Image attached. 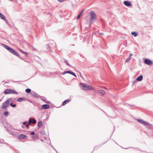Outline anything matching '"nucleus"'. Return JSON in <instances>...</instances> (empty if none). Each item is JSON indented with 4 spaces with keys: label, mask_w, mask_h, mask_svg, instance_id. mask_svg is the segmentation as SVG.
Segmentation results:
<instances>
[{
    "label": "nucleus",
    "mask_w": 153,
    "mask_h": 153,
    "mask_svg": "<svg viewBox=\"0 0 153 153\" xmlns=\"http://www.w3.org/2000/svg\"><path fill=\"white\" fill-rule=\"evenodd\" d=\"M81 88L85 90H94V88L91 86L88 85L85 83H81L80 84Z\"/></svg>",
    "instance_id": "obj_1"
},
{
    "label": "nucleus",
    "mask_w": 153,
    "mask_h": 153,
    "mask_svg": "<svg viewBox=\"0 0 153 153\" xmlns=\"http://www.w3.org/2000/svg\"><path fill=\"white\" fill-rule=\"evenodd\" d=\"M3 47H4L12 54L16 56H19V54L13 49L5 44H3Z\"/></svg>",
    "instance_id": "obj_2"
},
{
    "label": "nucleus",
    "mask_w": 153,
    "mask_h": 153,
    "mask_svg": "<svg viewBox=\"0 0 153 153\" xmlns=\"http://www.w3.org/2000/svg\"><path fill=\"white\" fill-rule=\"evenodd\" d=\"M5 94H17V92L14 90L12 89H7L5 90L4 92Z\"/></svg>",
    "instance_id": "obj_3"
},
{
    "label": "nucleus",
    "mask_w": 153,
    "mask_h": 153,
    "mask_svg": "<svg viewBox=\"0 0 153 153\" xmlns=\"http://www.w3.org/2000/svg\"><path fill=\"white\" fill-rule=\"evenodd\" d=\"M12 101V100L11 99H9L6 100V101L3 104L1 107V108L3 109L7 107L8 106L9 102Z\"/></svg>",
    "instance_id": "obj_4"
},
{
    "label": "nucleus",
    "mask_w": 153,
    "mask_h": 153,
    "mask_svg": "<svg viewBox=\"0 0 153 153\" xmlns=\"http://www.w3.org/2000/svg\"><path fill=\"white\" fill-rule=\"evenodd\" d=\"M144 62L146 65H152L153 64V62L151 60L146 59L144 60Z\"/></svg>",
    "instance_id": "obj_5"
},
{
    "label": "nucleus",
    "mask_w": 153,
    "mask_h": 153,
    "mask_svg": "<svg viewBox=\"0 0 153 153\" xmlns=\"http://www.w3.org/2000/svg\"><path fill=\"white\" fill-rule=\"evenodd\" d=\"M137 121L141 124H142L145 125H148L149 124L147 122L141 119H137Z\"/></svg>",
    "instance_id": "obj_6"
},
{
    "label": "nucleus",
    "mask_w": 153,
    "mask_h": 153,
    "mask_svg": "<svg viewBox=\"0 0 153 153\" xmlns=\"http://www.w3.org/2000/svg\"><path fill=\"white\" fill-rule=\"evenodd\" d=\"M90 13L91 15V19L92 20L95 19H96V15L94 12L92 11H91L90 12Z\"/></svg>",
    "instance_id": "obj_7"
},
{
    "label": "nucleus",
    "mask_w": 153,
    "mask_h": 153,
    "mask_svg": "<svg viewBox=\"0 0 153 153\" xmlns=\"http://www.w3.org/2000/svg\"><path fill=\"white\" fill-rule=\"evenodd\" d=\"M18 137L19 139H25L27 138V137L25 134H21Z\"/></svg>",
    "instance_id": "obj_8"
},
{
    "label": "nucleus",
    "mask_w": 153,
    "mask_h": 153,
    "mask_svg": "<svg viewBox=\"0 0 153 153\" xmlns=\"http://www.w3.org/2000/svg\"><path fill=\"white\" fill-rule=\"evenodd\" d=\"M67 73H69V74L74 76H75V77H76V74L72 72V71H64V74H65Z\"/></svg>",
    "instance_id": "obj_9"
},
{
    "label": "nucleus",
    "mask_w": 153,
    "mask_h": 153,
    "mask_svg": "<svg viewBox=\"0 0 153 153\" xmlns=\"http://www.w3.org/2000/svg\"><path fill=\"white\" fill-rule=\"evenodd\" d=\"M36 123V120L34 119H30L29 121V124L32 123L33 124H35Z\"/></svg>",
    "instance_id": "obj_10"
},
{
    "label": "nucleus",
    "mask_w": 153,
    "mask_h": 153,
    "mask_svg": "<svg viewBox=\"0 0 153 153\" xmlns=\"http://www.w3.org/2000/svg\"><path fill=\"white\" fill-rule=\"evenodd\" d=\"M71 101V100L69 99L66 100L63 102L62 103L63 106H64L67 104L68 103Z\"/></svg>",
    "instance_id": "obj_11"
},
{
    "label": "nucleus",
    "mask_w": 153,
    "mask_h": 153,
    "mask_svg": "<svg viewBox=\"0 0 153 153\" xmlns=\"http://www.w3.org/2000/svg\"><path fill=\"white\" fill-rule=\"evenodd\" d=\"M49 107L50 106L47 104L43 105L42 106V108L43 109H48Z\"/></svg>",
    "instance_id": "obj_12"
},
{
    "label": "nucleus",
    "mask_w": 153,
    "mask_h": 153,
    "mask_svg": "<svg viewBox=\"0 0 153 153\" xmlns=\"http://www.w3.org/2000/svg\"><path fill=\"white\" fill-rule=\"evenodd\" d=\"M124 4L126 6H129L131 5V3L130 1H125L124 2Z\"/></svg>",
    "instance_id": "obj_13"
},
{
    "label": "nucleus",
    "mask_w": 153,
    "mask_h": 153,
    "mask_svg": "<svg viewBox=\"0 0 153 153\" xmlns=\"http://www.w3.org/2000/svg\"><path fill=\"white\" fill-rule=\"evenodd\" d=\"M143 79V76L142 75H140L138 76L136 79L137 81H141Z\"/></svg>",
    "instance_id": "obj_14"
},
{
    "label": "nucleus",
    "mask_w": 153,
    "mask_h": 153,
    "mask_svg": "<svg viewBox=\"0 0 153 153\" xmlns=\"http://www.w3.org/2000/svg\"><path fill=\"white\" fill-rule=\"evenodd\" d=\"M43 124V123L42 121H40L38 123V126L39 128H40L42 126Z\"/></svg>",
    "instance_id": "obj_15"
},
{
    "label": "nucleus",
    "mask_w": 153,
    "mask_h": 153,
    "mask_svg": "<svg viewBox=\"0 0 153 153\" xmlns=\"http://www.w3.org/2000/svg\"><path fill=\"white\" fill-rule=\"evenodd\" d=\"M98 93L100 94H101L102 96H103V95H104L105 94V92L103 90H98Z\"/></svg>",
    "instance_id": "obj_16"
},
{
    "label": "nucleus",
    "mask_w": 153,
    "mask_h": 153,
    "mask_svg": "<svg viewBox=\"0 0 153 153\" xmlns=\"http://www.w3.org/2000/svg\"><path fill=\"white\" fill-rule=\"evenodd\" d=\"M19 51H20L21 53H23L25 55V56H27L28 55V53L24 51L21 49H19Z\"/></svg>",
    "instance_id": "obj_17"
},
{
    "label": "nucleus",
    "mask_w": 153,
    "mask_h": 153,
    "mask_svg": "<svg viewBox=\"0 0 153 153\" xmlns=\"http://www.w3.org/2000/svg\"><path fill=\"white\" fill-rule=\"evenodd\" d=\"M0 17L3 19H5V16L1 13H0Z\"/></svg>",
    "instance_id": "obj_18"
},
{
    "label": "nucleus",
    "mask_w": 153,
    "mask_h": 153,
    "mask_svg": "<svg viewBox=\"0 0 153 153\" xmlns=\"http://www.w3.org/2000/svg\"><path fill=\"white\" fill-rule=\"evenodd\" d=\"M131 34L134 36L135 37L138 35L137 33L134 32H133L131 33Z\"/></svg>",
    "instance_id": "obj_19"
},
{
    "label": "nucleus",
    "mask_w": 153,
    "mask_h": 153,
    "mask_svg": "<svg viewBox=\"0 0 153 153\" xmlns=\"http://www.w3.org/2000/svg\"><path fill=\"white\" fill-rule=\"evenodd\" d=\"M24 100V99L23 98L21 97L18 99L17 101L19 102H21Z\"/></svg>",
    "instance_id": "obj_20"
},
{
    "label": "nucleus",
    "mask_w": 153,
    "mask_h": 153,
    "mask_svg": "<svg viewBox=\"0 0 153 153\" xmlns=\"http://www.w3.org/2000/svg\"><path fill=\"white\" fill-rule=\"evenodd\" d=\"M25 91L27 93H29L31 92V90L29 88H27L26 89Z\"/></svg>",
    "instance_id": "obj_21"
},
{
    "label": "nucleus",
    "mask_w": 153,
    "mask_h": 153,
    "mask_svg": "<svg viewBox=\"0 0 153 153\" xmlns=\"http://www.w3.org/2000/svg\"><path fill=\"white\" fill-rule=\"evenodd\" d=\"M4 115L6 116H7L8 115L9 112L8 111H6L4 112Z\"/></svg>",
    "instance_id": "obj_22"
},
{
    "label": "nucleus",
    "mask_w": 153,
    "mask_h": 153,
    "mask_svg": "<svg viewBox=\"0 0 153 153\" xmlns=\"http://www.w3.org/2000/svg\"><path fill=\"white\" fill-rule=\"evenodd\" d=\"M10 105L11 106L13 107H15L16 106V104H13L12 103H11L10 104Z\"/></svg>",
    "instance_id": "obj_23"
},
{
    "label": "nucleus",
    "mask_w": 153,
    "mask_h": 153,
    "mask_svg": "<svg viewBox=\"0 0 153 153\" xmlns=\"http://www.w3.org/2000/svg\"><path fill=\"white\" fill-rule=\"evenodd\" d=\"M131 59V57H129L128 58H127L126 60V62H128Z\"/></svg>",
    "instance_id": "obj_24"
},
{
    "label": "nucleus",
    "mask_w": 153,
    "mask_h": 153,
    "mask_svg": "<svg viewBox=\"0 0 153 153\" xmlns=\"http://www.w3.org/2000/svg\"><path fill=\"white\" fill-rule=\"evenodd\" d=\"M81 15H80V14H79V15L77 18V19H79V18L80 17Z\"/></svg>",
    "instance_id": "obj_25"
},
{
    "label": "nucleus",
    "mask_w": 153,
    "mask_h": 153,
    "mask_svg": "<svg viewBox=\"0 0 153 153\" xmlns=\"http://www.w3.org/2000/svg\"><path fill=\"white\" fill-rule=\"evenodd\" d=\"M65 63L66 64V65H70L68 64V62L67 60H65Z\"/></svg>",
    "instance_id": "obj_26"
},
{
    "label": "nucleus",
    "mask_w": 153,
    "mask_h": 153,
    "mask_svg": "<svg viewBox=\"0 0 153 153\" xmlns=\"http://www.w3.org/2000/svg\"><path fill=\"white\" fill-rule=\"evenodd\" d=\"M30 134H31V135H34L35 133L34 132H32L30 133Z\"/></svg>",
    "instance_id": "obj_27"
},
{
    "label": "nucleus",
    "mask_w": 153,
    "mask_h": 153,
    "mask_svg": "<svg viewBox=\"0 0 153 153\" xmlns=\"http://www.w3.org/2000/svg\"><path fill=\"white\" fill-rule=\"evenodd\" d=\"M36 137V136H33L32 137V138L33 139H35Z\"/></svg>",
    "instance_id": "obj_28"
},
{
    "label": "nucleus",
    "mask_w": 153,
    "mask_h": 153,
    "mask_svg": "<svg viewBox=\"0 0 153 153\" xmlns=\"http://www.w3.org/2000/svg\"><path fill=\"white\" fill-rule=\"evenodd\" d=\"M84 10H82V11H81V12L79 14H80V15H81L82 14V12L84 11Z\"/></svg>",
    "instance_id": "obj_29"
},
{
    "label": "nucleus",
    "mask_w": 153,
    "mask_h": 153,
    "mask_svg": "<svg viewBox=\"0 0 153 153\" xmlns=\"http://www.w3.org/2000/svg\"><path fill=\"white\" fill-rule=\"evenodd\" d=\"M29 123H28L27 124L26 126V127L27 128H28L29 127Z\"/></svg>",
    "instance_id": "obj_30"
},
{
    "label": "nucleus",
    "mask_w": 153,
    "mask_h": 153,
    "mask_svg": "<svg viewBox=\"0 0 153 153\" xmlns=\"http://www.w3.org/2000/svg\"><path fill=\"white\" fill-rule=\"evenodd\" d=\"M132 55V54L131 53H130L129 54V56L130 57H131Z\"/></svg>",
    "instance_id": "obj_31"
},
{
    "label": "nucleus",
    "mask_w": 153,
    "mask_h": 153,
    "mask_svg": "<svg viewBox=\"0 0 153 153\" xmlns=\"http://www.w3.org/2000/svg\"><path fill=\"white\" fill-rule=\"evenodd\" d=\"M136 82H137V81H134L133 82V85H134V84L135 83H136Z\"/></svg>",
    "instance_id": "obj_32"
},
{
    "label": "nucleus",
    "mask_w": 153,
    "mask_h": 153,
    "mask_svg": "<svg viewBox=\"0 0 153 153\" xmlns=\"http://www.w3.org/2000/svg\"><path fill=\"white\" fill-rule=\"evenodd\" d=\"M26 122H24L23 123V124L24 125H25V124H26Z\"/></svg>",
    "instance_id": "obj_33"
},
{
    "label": "nucleus",
    "mask_w": 153,
    "mask_h": 153,
    "mask_svg": "<svg viewBox=\"0 0 153 153\" xmlns=\"http://www.w3.org/2000/svg\"><path fill=\"white\" fill-rule=\"evenodd\" d=\"M99 34H101L102 35H103V33H99Z\"/></svg>",
    "instance_id": "obj_34"
},
{
    "label": "nucleus",
    "mask_w": 153,
    "mask_h": 153,
    "mask_svg": "<svg viewBox=\"0 0 153 153\" xmlns=\"http://www.w3.org/2000/svg\"><path fill=\"white\" fill-rule=\"evenodd\" d=\"M104 88L105 89H106V88L105 87H104Z\"/></svg>",
    "instance_id": "obj_35"
}]
</instances>
